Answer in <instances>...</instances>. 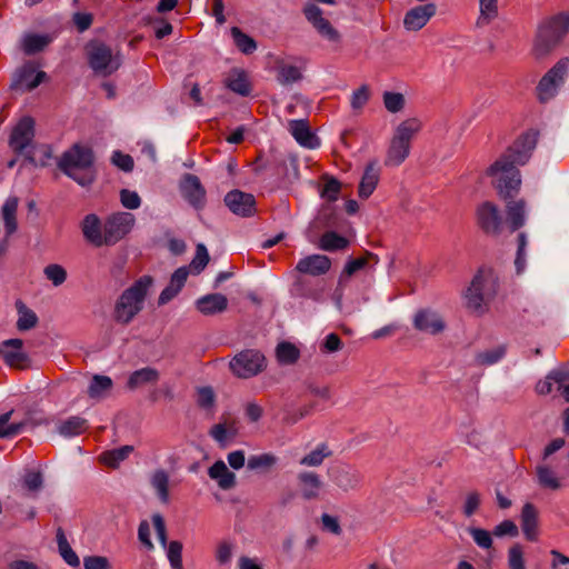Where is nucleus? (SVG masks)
<instances>
[{"label":"nucleus","instance_id":"obj_2","mask_svg":"<svg viewBox=\"0 0 569 569\" xmlns=\"http://www.w3.org/2000/svg\"><path fill=\"white\" fill-rule=\"evenodd\" d=\"M498 290V278L490 269H480L470 286L463 293L466 308L476 315L487 311L488 303L495 298Z\"/></svg>","mask_w":569,"mask_h":569},{"label":"nucleus","instance_id":"obj_17","mask_svg":"<svg viewBox=\"0 0 569 569\" xmlns=\"http://www.w3.org/2000/svg\"><path fill=\"white\" fill-rule=\"evenodd\" d=\"M437 6L432 2L411 8L403 18V27L407 31L421 30L436 14Z\"/></svg>","mask_w":569,"mask_h":569},{"label":"nucleus","instance_id":"obj_21","mask_svg":"<svg viewBox=\"0 0 569 569\" xmlns=\"http://www.w3.org/2000/svg\"><path fill=\"white\" fill-rule=\"evenodd\" d=\"M537 141L538 132L528 131L523 133L506 152L512 153V158H515V161L518 164H525L529 160L532 150L536 148Z\"/></svg>","mask_w":569,"mask_h":569},{"label":"nucleus","instance_id":"obj_61","mask_svg":"<svg viewBox=\"0 0 569 569\" xmlns=\"http://www.w3.org/2000/svg\"><path fill=\"white\" fill-rule=\"evenodd\" d=\"M216 402V395L211 387L197 389V403L202 409H212Z\"/></svg>","mask_w":569,"mask_h":569},{"label":"nucleus","instance_id":"obj_58","mask_svg":"<svg viewBox=\"0 0 569 569\" xmlns=\"http://www.w3.org/2000/svg\"><path fill=\"white\" fill-rule=\"evenodd\" d=\"M209 253L203 243H198L196 248V254L190 262L189 268L193 271V273H200L209 262Z\"/></svg>","mask_w":569,"mask_h":569},{"label":"nucleus","instance_id":"obj_54","mask_svg":"<svg viewBox=\"0 0 569 569\" xmlns=\"http://www.w3.org/2000/svg\"><path fill=\"white\" fill-rule=\"evenodd\" d=\"M52 158V149L48 144L33 148L28 152V159L36 166L44 167Z\"/></svg>","mask_w":569,"mask_h":569},{"label":"nucleus","instance_id":"obj_27","mask_svg":"<svg viewBox=\"0 0 569 569\" xmlns=\"http://www.w3.org/2000/svg\"><path fill=\"white\" fill-rule=\"evenodd\" d=\"M22 348L23 340L21 339L4 340L1 357L10 367H21L28 360V356L23 352Z\"/></svg>","mask_w":569,"mask_h":569},{"label":"nucleus","instance_id":"obj_10","mask_svg":"<svg viewBox=\"0 0 569 569\" xmlns=\"http://www.w3.org/2000/svg\"><path fill=\"white\" fill-rule=\"evenodd\" d=\"M136 218L130 212H116L110 214L104 223V243L106 246H114L122 240L133 228Z\"/></svg>","mask_w":569,"mask_h":569},{"label":"nucleus","instance_id":"obj_14","mask_svg":"<svg viewBox=\"0 0 569 569\" xmlns=\"http://www.w3.org/2000/svg\"><path fill=\"white\" fill-rule=\"evenodd\" d=\"M224 204L240 217H251L256 212V199L251 193L234 189L224 196Z\"/></svg>","mask_w":569,"mask_h":569},{"label":"nucleus","instance_id":"obj_35","mask_svg":"<svg viewBox=\"0 0 569 569\" xmlns=\"http://www.w3.org/2000/svg\"><path fill=\"white\" fill-rule=\"evenodd\" d=\"M160 373L152 367H144L133 371L129 378L127 386L129 389L134 390L149 383L158 382Z\"/></svg>","mask_w":569,"mask_h":569},{"label":"nucleus","instance_id":"obj_56","mask_svg":"<svg viewBox=\"0 0 569 569\" xmlns=\"http://www.w3.org/2000/svg\"><path fill=\"white\" fill-rule=\"evenodd\" d=\"M43 274L54 287L63 284L67 280V270L58 263L46 266Z\"/></svg>","mask_w":569,"mask_h":569},{"label":"nucleus","instance_id":"obj_53","mask_svg":"<svg viewBox=\"0 0 569 569\" xmlns=\"http://www.w3.org/2000/svg\"><path fill=\"white\" fill-rule=\"evenodd\" d=\"M478 24H488L498 17V0H479Z\"/></svg>","mask_w":569,"mask_h":569},{"label":"nucleus","instance_id":"obj_3","mask_svg":"<svg viewBox=\"0 0 569 569\" xmlns=\"http://www.w3.org/2000/svg\"><path fill=\"white\" fill-rule=\"evenodd\" d=\"M422 123L417 118H409L400 122L390 140L386 158V167H399L410 154L411 141L420 132Z\"/></svg>","mask_w":569,"mask_h":569},{"label":"nucleus","instance_id":"obj_23","mask_svg":"<svg viewBox=\"0 0 569 569\" xmlns=\"http://www.w3.org/2000/svg\"><path fill=\"white\" fill-rule=\"evenodd\" d=\"M196 309L203 316L222 313L228 308V299L222 293H209L198 298Z\"/></svg>","mask_w":569,"mask_h":569},{"label":"nucleus","instance_id":"obj_50","mask_svg":"<svg viewBox=\"0 0 569 569\" xmlns=\"http://www.w3.org/2000/svg\"><path fill=\"white\" fill-rule=\"evenodd\" d=\"M278 463V458L273 453L266 452L260 455H252L249 457L247 467L249 470H270Z\"/></svg>","mask_w":569,"mask_h":569},{"label":"nucleus","instance_id":"obj_51","mask_svg":"<svg viewBox=\"0 0 569 569\" xmlns=\"http://www.w3.org/2000/svg\"><path fill=\"white\" fill-rule=\"evenodd\" d=\"M231 36L237 48L244 54H250L257 49V42L250 36L243 33L238 27L231 28Z\"/></svg>","mask_w":569,"mask_h":569},{"label":"nucleus","instance_id":"obj_57","mask_svg":"<svg viewBox=\"0 0 569 569\" xmlns=\"http://www.w3.org/2000/svg\"><path fill=\"white\" fill-rule=\"evenodd\" d=\"M167 558L172 569H183L182 566V543L178 540H172L164 548Z\"/></svg>","mask_w":569,"mask_h":569},{"label":"nucleus","instance_id":"obj_37","mask_svg":"<svg viewBox=\"0 0 569 569\" xmlns=\"http://www.w3.org/2000/svg\"><path fill=\"white\" fill-rule=\"evenodd\" d=\"M18 198L9 197L2 206V218L6 233L11 236L18 229L17 223Z\"/></svg>","mask_w":569,"mask_h":569},{"label":"nucleus","instance_id":"obj_46","mask_svg":"<svg viewBox=\"0 0 569 569\" xmlns=\"http://www.w3.org/2000/svg\"><path fill=\"white\" fill-rule=\"evenodd\" d=\"M152 488L156 490L161 502L169 501V476L163 469L156 470L150 479Z\"/></svg>","mask_w":569,"mask_h":569},{"label":"nucleus","instance_id":"obj_60","mask_svg":"<svg viewBox=\"0 0 569 569\" xmlns=\"http://www.w3.org/2000/svg\"><path fill=\"white\" fill-rule=\"evenodd\" d=\"M383 103L389 112L397 113L402 110L405 106V98L399 92H385Z\"/></svg>","mask_w":569,"mask_h":569},{"label":"nucleus","instance_id":"obj_5","mask_svg":"<svg viewBox=\"0 0 569 569\" xmlns=\"http://www.w3.org/2000/svg\"><path fill=\"white\" fill-rule=\"evenodd\" d=\"M519 166L512 153L505 152L488 169L487 174L492 178V186L503 199L511 198L521 186Z\"/></svg>","mask_w":569,"mask_h":569},{"label":"nucleus","instance_id":"obj_25","mask_svg":"<svg viewBox=\"0 0 569 569\" xmlns=\"http://www.w3.org/2000/svg\"><path fill=\"white\" fill-rule=\"evenodd\" d=\"M301 496L306 500L317 499L322 489V480L313 471H302L297 476Z\"/></svg>","mask_w":569,"mask_h":569},{"label":"nucleus","instance_id":"obj_33","mask_svg":"<svg viewBox=\"0 0 569 569\" xmlns=\"http://www.w3.org/2000/svg\"><path fill=\"white\" fill-rule=\"evenodd\" d=\"M537 482L541 488L550 490H559L561 488V479L557 472L543 461L536 466Z\"/></svg>","mask_w":569,"mask_h":569},{"label":"nucleus","instance_id":"obj_31","mask_svg":"<svg viewBox=\"0 0 569 569\" xmlns=\"http://www.w3.org/2000/svg\"><path fill=\"white\" fill-rule=\"evenodd\" d=\"M520 521L525 537L530 541L536 540L538 527V510L532 503H525L521 510Z\"/></svg>","mask_w":569,"mask_h":569},{"label":"nucleus","instance_id":"obj_41","mask_svg":"<svg viewBox=\"0 0 569 569\" xmlns=\"http://www.w3.org/2000/svg\"><path fill=\"white\" fill-rule=\"evenodd\" d=\"M58 550L62 559L71 567H79L80 559L77 553L73 551L71 546L68 542V539L62 530V528L57 529L56 533Z\"/></svg>","mask_w":569,"mask_h":569},{"label":"nucleus","instance_id":"obj_30","mask_svg":"<svg viewBox=\"0 0 569 569\" xmlns=\"http://www.w3.org/2000/svg\"><path fill=\"white\" fill-rule=\"evenodd\" d=\"M208 476L214 480L222 490H229L236 486V475L228 469L222 460L216 461L208 469Z\"/></svg>","mask_w":569,"mask_h":569},{"label":"nucleus","instance_id":"obj_55","mask_svg":"<svg viewBox=\"0 0 569 569\" xmlns=\"http://www.w3.org/2000/svg\"><path fill=\"white\" fill-rule=\"evenodd\" d=\"M299 350L290 342H281L277 347V358L280 363L291 365L299 358Z\"/></svg>","mask_w":569,"mask_h":569},{"label":"nucleus","instance_id":"obj_9","mask_svg":"<svg viewBox=\"0 0 569 569\" xmlns=\"http://www.w3.org/2000/svg\"><path fill=\"white\" fill-rule=\"evenodd\" d=\"M569 70V60L558 61L539 81L537 87L538 99L546 102L552 99L563 84Z\"/></svg>","mask_w":569,"mask_h":569},{"label":"nucleus","instance_id":"obj_43","mask_svg":"<svg viewBox=\"0 0 569 569\" xmlns=\"http://www.w3.org/2000/svg\"><path fill=\"white\" fill-rule=\"evenodd\" d=\"M506 346L500 345L483 351H479L475 356V363L480 367H489L499 362L506 356Z\"/></svg>","mask_w":569,"mask_h":569},{"label":"nucleus","instance_id":"obj_34","mask_svg":"<svg viewBox=\"0 0 569 569\" xmlns=\"http://www.w3.org/2000/svg\"><path fill=\"white\" fill-rule=\"evenodd\" d=\"M224 84L232 92L242 97H247L251 92V86L248 81L247 73L240 69L231 70L224 80Z\"/></svg>","mask_w":569,"mask_h":569},{"label":"nucleus","instance_id":"obj_16","mask_svg":"<svg viewBox=\"0 0 569 569\" xmlns=\"http://www.w3.org/2000/svg\"><path fill=\"white\" fill-rule=\"evenodd\" d=\"M34 137V121L30 117L22 118L13 128L10 137V147L19 153L26 151Z\"/></svg>","mask_w":569,"mask_h":569},{"label":"nucleus","instance_id":"obj_39","mask_svg":"<svg viewBox=\"0 0 569 569\" xmlns=\"http://www.w3.org/2000/svg\"><path fill=\"white\" fill-rule=\"evenodd\" d=\"M277 81L281 86H289L302 79L301 70L292 64L284 63L283 61L277 62Z\"/></svg>","mask_w":569,"mask_h":569},{"label":"nucleus","instance_id":"obj_13","mask_svg":"<svg viewBox=\"0 0 569 569\" xmlns=\"http://www.w3.org/2000/svg\"><path fill=\"white\" fill-rule=\"evenodd\" d=\"M412 325L416 330L430 336L443 332L447 327L443 318L431 309L418 310L413 316Z\"/></svg>","mask_w":569,"mask_h":569},{"label":"nucleus","instance_id":"obj_26","mask_svg":"<svg viewBox=\"0 0 569 569\" xmlns=\"http://www.w3.org/2000/svg\"><path fill=\"white\" fill-rule=\"evenodd\" d=\"M289 131L296 141L305 148L316 149L320 146L319 139L311 132L306 120H291Z\"/></svg>","mask_w":569,"mask_h":569},{"label":"nucleus","instance_id":"obj_6","mask_svg":"<svg viewBox=\"0 0 569 569\" xmlns=\"http://www.w3.org/2000/svg\"><path fill=\"white\" fill-rule=\"evenodd\" d=\"M569 30V12H562L543 20L537 30L533 54L542 58L550 53Z\"/></svg>","mask_w":569,"mask_h":569},{"label":"nucleus","instance_id":"obj_24","mask_svg":"<svg viewBox=\"0 0 569 569\" xmlns=\"http://www.w3.org/2000/svg\"><path fill=\"white\" fill-rule=\"evenodd\" d=\"M380 171L377 159H372L367 163L359 183L358 193L360 198L367 199L373 193L380 180Z\"/></svg>","mask_w":569,"mask_h":569},{"label":"nucleus","instance_id":"obj_20","mask_svg":"<svg viewBox=\"0 0 569 569\" xmlns=\"http://www.w3.org/2000/svg\"><path fill=\"white\" fill-rule=\"evenodd\" d=\"M332 481L340 490L349 492L360 486L361 475L357 469L342 465L333 469Z\"/></svg>","mask_w":569,"mask_h":569},{"label":"nucleus","instance_id":"obj_40","mask_svg":"<svg viewBox=\"0 0 569 569\" xmlns=\"http://www.w3.org/2000/svg\"><path fill=\"white\" fill-rule=\"evenodd\" d=\"M508 222L511 231L521 228L526 222V203L523 200L510 202L507 206Z\"/></svg>","mask_w":569,"mask_h":569},{"label":"nucleus","instance_id":"obj_62","mask_svg":"<svg viewBox=\"0 0 569 569\" xmlns=\"http://www.w3.org/2000/svg\"><path fill=\"white\" fill-rule=\"evenodd\" d=\"M369 100V88L363 84L351 94L350 104L353 110H360Z\"/></svg>","mask_w":569,"mask_h":569},{"label":"nucleus","instance_id":"obj_59","mask_svg":"<svg viewBox=\"0 0 569 569\" xmlns=\"http://www.w3.org/2000/svg\"><path fill=\"white\" fill-rule=\"evenodd\" d=\"M469 535L472 537L475 543L481 549H489L492 546V538L488 530L477 527H469Z\"/></svg>","mask_w":569,"mask_h":569},{"label":"nucleus","instance_id":"obj_11","mask_svg":"<svg viewBox=\"0 0 569 569\" xmlns=\"http://www.w3.org/2000/svg\"><path fill=\"white\" fill-rule=\"evenodd\" d=\"M306 20L312 26L317 33L331 43H339L340 32L332 26L322 9L312 2H307L302 8Z\"/></svg>","mask_w":569,"mask_h":569},{"label":"nucleus","instance_id":"obj_47","mask_svg":"<svg viewBox=\"0 0 569 569\" xmlns=\"http://www.w3.org/2000/svg\"><path fill=\"white\" fill-rule=\"evenodd\" d=\"M332 455L327 443L318 445L313 450L303 456L299 463L305 467H319L326 458Z\"/></svg>","mask_w":569,"mask_h":569},{"label":"nucleus","instance_id":"obj_36","mask_svg":"<svg viewBox=\"0 0 569 569\" xmlns=\"http://www.w3.org/2000/svg\"><path fill=\"white\" fill-rule=\"evenodd\" d=\"M210 437L221 447H226L227 442L238 435V426L233 420L219 422L211 427Z\"/></svg>","mask_w":569,"mask_h":569},{"label":"nucleus","instance_id":"obj_48","mask_svg":"<svg viewBox=\"0 0 569 569\" xmlns=\"http://www.w3.org/2000/svg\"><path fill=\"white\" fill-rule=\"evenodd\" d=\"M133 451L132 446H123L101 453L100 461L108 467L117 468Z\"/></svg>","mask_w":569,"mask_h":569},{"label":"nucleus","instance_id":"obj_49","mask_svg":"<svg viewBox=\"0 0 569 569\" xmlns=\"http://www.w3.org/2000/svg\"><path fill=\"white\" fill-rule=\"evenodd\" d=\"M87 428V421L81 417H70L67 420L62 421L58 431L63 437H74L81 435Z\"/></svg>","mask_w":569,"mask_h":569},{"label":"nucleus","instance_id":"obj_64","mask_svg":"<svg viewBox=\"0 0 569 569\" xmlns=\"http://www.w3.org/2000/svg\"><path fill=\"white\" fill-rule=\"evenodd\" d=\"M508 562L510 569H526L522 548L519 545H515L509 549Z\"/></svg>","mask_w":569,"mask_h":569},{"label":"nucleus","instance_id":"obj_45","mask_svg":"<svg viewBox=\"0 0 569 569\" xmlns=\"http://www.w3.org/2000/svg\"><path fill=\"white\" fill-rule=\"evenodd\" d=\"M349 246V240L335 231L325 232L319 240V248L325 251L343 250Z\"/></svg>","mask_w":569,"mask_h":569},{"label":"nucleus","instance_id":"obj_15","mask_svg":"<svg viewBox=\"0 0 569 569\" xmlns=\"http://www.w3.org/2000/svg\"><path fill=\"white\" fill-rule=\"evenodd\" d=\"M47 77L44 71L36 72L32 63H26L18 69L12 78L11 89L13 90H32L37 88Z\"/></svg>","mask_w":569,"mask_h":569},{"label":"nucleus","instance_id":"obj_44","mask_svg":"<svg viewBox=\"0 0 569 569\" xmlns=\"http://www.w3.org/2000/svg\"><path fill=\"white\" fill-rule=\"evenodd\" d=\"M370 260L373 261V266H376L379 262L378 256L368 251L366 252V256L362 258L348 260L341 272L340 281H342L345 277L349 278L357 271L365 269L369 264Z\"/></svg>","mask_w":569,"mask_h":569},{"label":"nucleus","instance_id":"obj_22","mask_svg":"<svg viewBox=\"0 0 569 569\" xmlns=\"http://www.w3.org/2000/svg\"><path fill=\"white\" fill-rule=\"evenodd\" d=\"M83 238L94 247H103L104 230L99 217L94 213L87 214L81 221Z\"/></svg>","mask_w":569,"mask_h":569},{"label":"nucleus","instance_id":"obj_52","mask_svg":"<svg viewBox=\"0 0 569 569\" xmlns=\"http://www.w3.org/2000/svg\"><path fill=\"white\" fill-rule=\"evenodd\" d=\"M13 413V410H10L8 412H4L0 415V438H12L17 435H19L24 423H10L11 416Z\"/></svg>","mask_w":569,"mask_h":569},{"label":"nucleus","instance_id":"obj_19","mask_svg":"<svg viewBox=\"0 0 569 569\" xmlns=\"http://www.w3.org/2000/svg\"><path fill=\"white\" fill-rule=\"evenodd\" d=\"M331 268V260L325 254H310L300 259L296 270L303 274L319 277L326 274Z\"/></svg>","mask_w":569,"mask_h":569},{"label":"nucleus","instance_id":"obj_1","mask_svg":"<svg viewBox=\"0 0 569 569\" xmlns=\"http://www.w3.org/2000/svg\"><path fill=\"white\" fill-rule=\"evenodd\" d=\"M151 286L152 278L142 276L119 296L113 308V319L117 323L127 326L136 318L143 309Z\"/></svg>","mask_w":569,"mask_h":569},{"label":"nucleus","instance_id":"obj_38","mask_svg":"<svg viewBox=\"0 0 569 569\" xmlns=\"http://www.w3.org/2000/svg\"><path fill=\"white\" fill-rule=\"evenodd\" d=\"M18 319L16 327L19 331H28L38 325V316L33 310L28 308L21 300L16 302Z\"/></svg>","mask_w":569,"mask_h":569},{"label":"nucleus","instance_id":"obj_32","mask_svg":"<svg viewBox=\"0 0 569 569\" xmlns=\"http://www.w3.org/2000/svg\"><path fill=\"white\" fill-rule=\"evenodd\" d=\"M291 295L297 298L320 301L322 299L323 289L317 287L310 280L297 278L292 283Z\"/></svg>","mask_w":569,"mask_h":569},{"label":"nucleus","instance_id":"obj_63","mask_svg":"<svg viewBox=\"0 0 569 569\" xmlns=\"http://www.w3.org/2000/svg\"><path fill=\"white\" fill-rule=\"evenodd\" d=\"M43 483L42 475L40 471L28 470L23 476V486L29 491H38Z\"/></svg>","mask_w":569,"mask_h":569},{"label":"nucleus","instance_id":"obj_7","mask_svg":"<svg viewBox=\"0 0 569 569\" xmlns=\"http://www.w3.org/2000/svg\"><path fill=\"white\" fill-rule=\"evenodd\" d=\"M229 367L236 377L249 379L264 371L267 368V359L264 355L257 349H244L231 359Z\"/></svg>","mask_w":569,"mask_h":569},{"label":"nucleus","instance_id":"obj_28","mask_svg":"<svg viewBox=\"0 0 569 569\" xmlns=\"http://www.w3.org/2000/svg\"><path fill=\"white\" fill-rule=\"evenodd\" d=\"M188 276V267L178 268L172 273L169 284L160 293L158 299L159 305H166L170 300H172L181 291L182 287L187 281Z\"/></svg>","mask_w":569,"mask_h":569},{"label":"nucleus","instance_id":"obj_29","mask_svg":"<svg viewBox=\"0 0 569 569\" xmlns=\"http://www.w3.org/2000/svg\"><path fill=\"white\" fill-rule=\"evenodd\" d=\"M113 381L104 375H93L87 388L88 397L96 401H102L111 393Z\"/></svg>","mask_w":569,"mask_h":569},{"label":"nucleus","instance_id":"obj_18","mask_svg":"<svg viewBox=\"0 0 569 569\" xmlns=\"http://www.w3.org/2000/svg\"><path fill=\"white\" fill-rule=\"evenodd\" d=\"M477 219L480 228L490 234H498L501 228V216L493 203L487 201L477 209Z\"/></svg>","mask_w":569,"mask_h":569},{"label":"nucleus","instance_id":"obj_4","mask_svg":"<svg viewBox=\"0 0 569 569\" xmlns=\"http://www.w3.org/2000/svg\"><path fill=\"white\" fill-rule=\"evenodd\" d=\"M93 154L91 149L74 144L61 156L58 167L82 187L89 186L93 179Z\"/></svg>","mask_w":569,"mask_h":569},{"label":"nucleus","instance_id":"obj_12","mask_svg":"<svg viewBox=\"0 0 569 569\" xmlns=\"http://www.w3.org/2000/svg\"><path fill=\"white\" fill-rule=\"evenodd\" d=\"M179 190L182 198L194 209L201 210L206 206L207 192L197 176L183 174L179 183Z\"/></svg>","mask_w":569,"mask_h":569},{"label":"nucleus","instance_id":"obj_42","mask_svg":"<svg viewBox=\"0 0 569 569\" xmlns=\"http://www.w3.org/2000/svg\"><path fill=\"white\" fill-rule=\"evenodd\" d=\"M51 42L46 34L27 33L21 40L22 50L26 54H33L43 50Z\"/></svg>","mask_w":569,"mask_h":569},{"label":"nucleus","instance_id":"obj_8","mask_svg":"<svg viewBox=\"0 0 569 569\" xmlns=\"http://www.w3.org/2000/svg\"><path fill=\"white\" fill-rule=\"evenodd\" d=\"M89 64L96 73L109 76L119 69L121 61L112 50L101 42H93L88 49Z\"/></svg>","mask_w":569,"mask_h":569}]
</instances>
